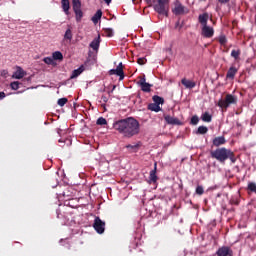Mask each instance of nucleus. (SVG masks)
<instances>
[{
  "mask_svg": "<svg viewBox=\"0 0 256 256\" xmlns=\"http://www.w3.org/2000/svg\"><path fill=\"white\" fill-rule=\"evenodd\" d=\"M104 37H113L114 33H113V29L111 28H104Z\"/></svg>",
  "mask_w": 256,
  "mask_h": 256,
  "instance_id": "30",
  "label": "nucleus"
},
{
  "mask_svg": "<svg viewBox=\"0 0 256 256\" xmlns=\"http://www.w3.org/2000/svg\"><path fill=\"white\" fill-rule=\"evenodd\" d=\"M61 5L65 15H69V10L71 9L69 0H61Z\"/></svg>",
  "mask_w": 256,
  "mask_h": 256,
  "instance_id": "19",
  "label": "nucleus"
},
{
  "mask_svg": "<svg viewBox=\"0 0 256 256\" xmlns=\"http://www.w3.org/2000/svg\"><path fill=\"white\" fill-rule=\"evenodd\" d=\"M210 157L212 159H216L218 163L225 165V161L230 160L231 163H236L237 158L235 157V153L232 152L231 149H227L225 147L217 148L216 150H212L210 152Z\"/></svg>",
  "mask_w": 256,
  "mask_h": 256,
  "instance_id": "2",
  "label": "nucleus"
},
{
  "mask_svg": "<svg viewBox=\"0 0 256 256\" xmlns=\"http://www.w3.org/2000/svg\"><path fill=\"white\" fill-rule=\"evenodd\" d=\"M96 125H107V119L100 117L96 121Z\"/></svg>",
  "mask_w": 256,
  "mask_h": 256,
  "instance_id": "35",
  "label": "nucleus"
},
{
  "mask_svg": "<svg viewBox=\"0 0 256 256\" xmlns=\"http://www.w3.org/2000/svg\"><path fill=\"white\" fill-rule=\"evenodd\" d=\"M126 149H129L132 153H137V149H139V145L136 144V145H127L126 146Z\"/></svg>",
  "mask_w": 256,
  "mask_h": 256,
  "instance_id": "32",
  "label": "nucleus"
},
{
  "mask_svg": "<svg viewBox=\"0 0 256 256\" xmlns=\"http://www.w3.org/2000/svg\"><path fill=\"white\" fill-rule=\"evenodd\" d=\"M72 6H73V11L81 10V1H79V0H72Z\"/></svg>",
  "mask_w": 256,
  "mask_h": 256,
  "instance_id": "27",
  "label": "nucleus"
},
{
  "mask_svg": "<svg viewBox=\"0 0 256 256\" xmlns=\"http://www.w3.org/2000/svg\"><path fill=\"white\" fill-rule=\"evenodd\" d=\"M93 228L99 235H103L105 233V222L99 218V216L95 217Z\"/></svg>",
  "mask_w": 256,
  "mask_h": 256,
  "instance_id": "6",
  "label": "nucleus"
},
{
  "mask_svg": "<svg viewBox=\"0 0 256 256\" xmlns=\"http://www.w3.org/2000/svg\"><path fill=\"white\" fill-rule=\"evenodd\" d=\"M225 143H227V140H225V136H218L212 140V145L214 147H221V145H225Z\"/></svg>",
  "mask_w": 256,
  "mask_h": 256,
  "instance_id": "13",
  "label": "nucleus"
},
{
  "mask_svg": "<svg viewBox=\"0 0 256 256\" xmlns=\"http://www.w3.org/2000/svg\"><path fill=\"white\" fill-rule=\"evenodd\" d=\"M138 85H140L141 90L144 91V93H149L151 91V84L146 82L145 76L140 78Z\"/></svg>",
  "mask_w": 256,
  "mask_h": 256,
  "instance_id": "11",
  "label": "nucleus"
},
{
  "mask_svg": "<svg viewBox=\"0 0 256 256\" xmlns=\"http://www.w3.org/2000/svg\"><path fill=\"white\" fill-rule=\"evenodd\" d=\"M105 3H107V5H109V3H111V0H104Z\"/></svg>",
  "mask_w": 256,
  "mask_h": 256,
  "instance_id": "46",
  "label": "nucleus"
},
{
  "mask_svg": "<svg viewBox=\"0 0 256 256\" xmlns=\"http://www.w3.org/2000/svg\"><path fill=\"white\" fill-rule=\"evenodd\" d=\"M109 75H117L119 77V81H123L125 79V72H123V63H119L116 69H111L109 71Z\"/></svg>",
  "mask_w": 256,
  "mask_h": 256,
  "instance_id": "7",
  "label": "nucleus"
},
{
  "mask_svg": "<svg viewBox=\"0 0 256 256\" xmlns=\"http://www.w3.org/2000/svg\"><path fill=\"white\" fill-rule=\"evenodd\" d=\"M74 13L76 15L77 23H80L81 19H83V11L82 10H74Z\"/></svg>",
  "mask_w": 256,
  "mask_h": 256,
  "instance_id": "29",
  "label": "nucleus"
},
{
  "mask_svg": "<svg viewBox=\"0 0 256 256\" xmlns=\"http://www.w3.org/2000/svg\"><path fill=\"white\" fill-rule=\"evenodd\" d=\"M101 101H103V103H107V101H109V97L106 95H102L101 96Z\"/></svg>",
  "mask_w": 256,
  "mask_h": 256,
  "instance_id": "43",
  "label": "nucleus"
},
{
  "mask_svg": "<svg viewBox=\"0 0 256 256\" xmlns=\"http://www.w3.org/2000/svg\"><path fill=\"white\" fill-rule=\"evenodd\" d=\"M207 131H209V128H207L206 126H199L196 131V135H205Z\"/></svg>",
  "mask_w": 256,
  "mask_h": 256,
  "instance_id": "26",
  "label": "nucleus"
},
{
  "mask_svg": "<svg viewBox=\"0 0 256 256\" xmlns=\"http://www.w3.org/2000/svg\"><path fill=\"white\" fill-rule=\"evenodd\" d=\"M83 71H85V66L81 65L78 69H75L72 71L70 79H77V77H79V75H81V73H83Z\"/></svg>",
  "mask_w": 256,
  "mask_h": 256,
  "instance_id": "17",
  "label": "nucleus"
},
{
  "mask_svg": "<svg viewBox=\"0 0 256 256\" xmlns=\"http://www.w3.org/2000/svg\"><path fill=\"white\" fill-rule=\"evenodd\" d=\"M52 59L54 61H63V53L56 51L52 54Z\"/></svg>",
  "mask_w": 256,
  "mask_h": 256,
  "instance_id": "25",
  "label": "nucleus"
},
{
  "mask_svg": "<svg viewBox=\"0 0 256 256\" xmlns=\"http://www.w3.org/2000/svg\"><path fill=\"white\" fill-rule=\"evenodd\" d=\"M67 98H60V99H58V105L60 106V107H64L66 104H67Z\"/></svg>",
  "mask_w": 256,
  "mask_h": 256,
  "instance_id": "39",
  "label": "nucleus"
},
{
  "mask_svg": "<svg viewBox=\"0 0 256 256\" xmlns=\"http://www.w3.org/2000/svg\"><path fill=\"white\" fill-rule=\"evenodd\" d=\"M147 2L157 11L158 15H161V0H147Z\"/></svg>",
  "mask_w": 256,
  "mask_h": 256,
  "instance_id": "12",
  "label": "nucleus"
},
{
  "mask_svg": "<svg viewBox=\"0 0 256 256\" xmlns=\"http://www.w3.org/2000/svg\"><path fill=\"white\" fill-rule=\"evenodd\" d=\"M149 179L152 183L157 182V163H155V168L150 171Z\"/></svg>",
  "mask_w": 256,
  "mask_h": 256,
  "instance_id": "22",
  "label": "nucleus"
},
{
  "mask_svg": "<svg viewBox=\"0 0 256 256\" xmlns=\"http://www.w3.org/2000/svg\"><path fill=\"white\" fill-rule=\"evenodd\" d=\"M152 100L153 103H150L147 106L148 111H154V113H159V111H161V97L155 95L152 97Z\"/></svg>",
  "mask_w": 256,
  "mask_h": 256,
  "instance_id": "5",
  "label": "nucleus"
},
{
  "mask_svg": "<svg viewBox=\"0 0 256 256\" xmlns=\"http://www.w3.org/2000/svg\"><path fill=\"white\" fill-rule=\"evenodd\" d=\"M164 121L167 123V125H173V126L183 125V122L179 120V118L173 117L171 115H164Z\"/></svg>",
  "mask_w": 256,
  "mask_h": 256,
  "instance_id": "8",
  "label": "nucleus"
},
{
  "mask_svg": "<svg viewBox=\"0 0 256 256\" xmlns=\"http://www.w3.org/2000/svg\"><path fill=\"white\" fill-rule=\"evenodd\" d=\"M113 129L118 131V133L123 135L126 139H131V137L139 135V131H141V125L137 119L128 117L114 122Z\"/></svg>",
  "mask_w": 256,
  "mask_h": 256,
  "instance_id": "1",
  "label": "nucleus"
},
{
  "mask_svg": "<svg viewBox=\"0 0 256 256\" xmlns=\"http://www.w3.org/2000/svg\"><path fill=\"white\" fill-rule=\"evenodd\" d=\"M237 103V97L233 94H227L225 99H220L217 103L218 107L221 109H227L230 105H235Z\"/></svg>",
  "mask_w": 256,
  "mask_h": 256,
  "instance_id": "3",
  "label": "nucleus"
},
{
  "mask_svg": "<svg viewBox=\"0 0 256 256\" xmlns=\"http://www.w3.org/2000/svg\"><path fill=\"white\" fill-rule=\"evenodd\" d=\"M229 1L230 0H218V2L221 3L222 5L229 3Z\"/></svg>",
  "mask_w": 256,
  "mask_h": 256,
  "instance_id": "44",
  "label": "nucleus"
},
{
  "mask_svg": "<svg viewBox=\"0 0 256 256\" xmlns=\"http://www.w3.org/2000/svg\"><path fill=\"white\" fill-rule=\"evenodd\" d=\"M208 19H209V14L207 13L200 14L198 17V21L202 25V27H205V25H207Z\"/></svg>",
  "mask_w": 256,
  "mask_h": 256,
  "instance_id": "18",
  "label": "nucleus"
},
{
  "mask_svg": "<svg viewBox=\"0 0 256 256\" xmlns=\"http://www.w3.org/2000/svg\"><path fill=\"white\" fill-rule=\"evenodd\" d=\"M43 61H44V63H46V65H53V58H51V57H45L44 59H43Z\"/></svg>",
  "mask_w": 256,
  "mask_h": 256,
  "instance_id": "40",
  "label": "nucleus"
},
{
  "mask_svg": "<svg viewBox=\"0 0 256 256\" xmlns=\"http://www.w3.org/2000/svg\"><path fill=\"white\" fill-rule=\"evenodd\" d=\"M235 75H237V69L234 66H231L226 74L227 79H235Z\"/></svg>",
  "mask_w": 256,
  "mask_h": 256,
  "instance_id": "21",
  "label": "nucleus"
},
{
  "mask_svg": "<svg viewBox=\"0 0 256 256\" xmlns=\"http://www.w3.org/2000/svg\"><path fill=\"white\" fill-rule=\"evenodd\" d=\"M248 191H251V193H256V183L255 182H249L247 186Z\"/></svg>",
  "mask_w": 256,
  "mask_h": 256,
  "instance_id": "31",
  "label": "nucleus"
},
{
  "mask_svg": "<svg viewBox=\"0 0 256 256\" xmlns=\"http://www.w3.org/2000/svg\"><path fill=\"white\" fill-rule=\"evenodd\" d=\"M19 85H21V83L15 81V82H12V83L10 84V87H11V89H13L14 91H17V89H19Z\"/></svg>",
  "mask_w": 256,
  "mask_h": 256,
  "instance_id": "38",
  "label": "nucleus"
},
{
  "mask_svg": "<svg viewBox=\"0 0 256 256\" xmlns=\"http://www.w3.org/2000/svg\"><path fill=\"white\" fill-rule=\"evenodd\" d=\"M57 217H58V219H59V212H57Z\"/></svg>",
  "mask_w": 256,
  "mask_h": 256,
  "instance_id": "49",
  "label": "nucleus"
},
{
  "mask_svg": "<svg viewBox=\"0 0 256 256\" xmlns=\"http://www.w3.org/2000/svg\"><path fill=\"white\" fill-rule=\"evenodd\" d=\"M64 39L71 41L73 39V32L71 31V28H68L64 34Z\"/></svg>",
  "mask_w": 256,
  "mask_h": 256,
  "instance_id": "28",
  "label": "nucleus"
},
{
  "mask_svg": "<svg viewBox=\"0 0 256 256\" xmlns=\"http://www.w3.org/2000/svg\"><path fill=\"white\" fill-rule=\"evenodd\" d=\"M13 79H23L25 77V70L21 67H17V70L12 75Z\"/></svg>",
  "mask_w": 256,
  "mask_h": 256,
  "instance_id": "16",
  "label": "nucleus"
},
{
  "mask_svg": "<svg viewBox=\"0 0 256 256\" xmlns=\"http://www.w3.org/2000/svg\"><path fill=\"white\" fill-rule=\"evenodd\" d=\"M219 43H220V45H226L227 44V37L224 34H221L219 36Z\"/></svg>",
  "mask_w": 256,
  "mask_h": 256,
  "instance_id": "34",
  "label": "nucleus"
},
{
  "mask_svg": "<svg viewBox=\"0 0 256 256\" xmlns=\"http://www.w3.org/2000/svg\"><path fill=\"white\" fill-rule=\"evenodd\" d=\"M101 45V35L98 34V37L94 38L93 41L90 43L91 49L93 51H99V46Z\"/></svg>",
  "mask_w": 256,
  "mask_h": 256,
  "instance_id": "14",
  "label": "nucleus"
},
{
  "mask_svg": "<svg viewBox=\"0 0 256 256\" xmlns=\"http://www.w3.org/2000/svg\"><path fill=\"white\" fill-rule=\"evenodd\" d=\"M6 95L5 92H0V101L5 99Z\"/></svg>",
  "mask_w": 256,
  "mask_h": 256,
  "instance_id": "45",
  "label": "nucleus"
},
{
  "mask_svg": "<svg viewBox=\"0 0 256 256\" xmlns=\"http://www.w3.org/2000/svg\"><path fill=\"white\" fill-rule=\"evenodd\" d=\"M137 63H138V65H145V63H147V59L138 58Z\"/></svg>",
  "mask_w": 256,
  "mask_h": 256,
  "instance_id": "42",
  "label": "nucleus"
},
{
  "mask_svg": "<svg viewBox=\"0 0 256 256\" xmlns=\"http://www.w3.org/2000/svg\"><path fill=\"white\" fill-rule=\"evenodd\" d=\"M172 13L176 16L189 14V8L181 4L179 0L174 2V7L172 8Z\"/></svg>",
  "mask_w": 256,
  "mask_h": 256,
  "instance_id": "4",
  "label": "nucleus"
},
{
  "mask_svg": "<svg viewBox=\"0 0 256 256\" xmlns=\"http://www.w3.org/2000/svg\"><path fill=\"white\" fill-rule=\"evenodd\" d=\"M201 119L204 121V123H211L213 116H211L209 112H205L202 114Z\"/></svg>",
  "mask_w": 256,
  "mask_h": 256,
  "instance_id": "24",
  "label": "nucleus"
},
{
  "mask_svg": "<svg viewBox=\"0 0 256 256\" xmlns=\"http://www.w3.org/2000/svg\"><path fill=\"white\" fill-rule=\"evenodd\" d=\"M169 0H161V15H165V17L169 16V8L165 7V3H168Z\"/></svg>",
  "mask_w": 256,
  "mask_h": 256,
  "instance_id": "20",
  "label": "nucleus"
},
{
  "mask_svg": "<svg viewBox=\"0 0 256 256\" xmlns=\"http://www.w3.org/2000/svg\"><path fill=\"white\" fill-rule=\"evenodd\" d=\"M181 83L186 89H194V87H197V83H195V81L187 80V78H183Z\"/></svg>",
  "mask_w": 256,
  "mask_h": 256,
  "instance_id": "15",
  "label": "nucleus"
},
{
  "mask_svg": "<svg viewBox=\"0 0 256 256\" xmlns=\"http://www.w3.org/2000/svg\"><path fill=\"white\" fill-rule=\"evenodd\" d=\"M101 17H103V12L101 10H97V12L92 17V22L94 23V25H97V23H99Z\"/></svg>",
  "mask_w": 256,
  "mask_h": 256,
  "instance_id": "23",
  "label": "nucleus"
},
{
  "mask_svg": "<svg viewBox=\"0 0 256 256\" xmlns=\"http://www.w3.org/2000/svg\"><path fill=\"white\" fill-rule=\"evenodd\" d=\"M116 86H113V89L110 91V93H113L115 91Z\"/></svg>",
  "mask_w": 256,
  "mask_h": 256,
  "instance_id": "47",
  "label": "nucleus"
},
{
  "mask_svg": "<svg viewBox=\"0 0 256 256\" xmlns=\"http://www.w3.org/2000/svg\"><path fill=\"white\" fill-rule=\"evenodd\" d=\"M163 103H165V100L161 98V105H163Z\"/></svg>",
  "mask_w": 256,
  "mask_h": 256,
  "instance_id": "48",
  "label": "nucleus"
},
{
  "mask_svg": "<svg viewBox=\"0 0 256 256\" xmlns=\"http://www.w3.org/2000/svg\"><path fill=\"white\" fill-rule=\"evenodd\" d=\"M239 55H241V50H232L231 51V57L234 59H239Z\"/></svg>",
  "mask_w": 256,
  "mask_h": 256,
  "instance_id": "33",
  "label": "nucleus"
},
{
  "mask_svg": "<svg viewBox=\"0 0 256 256\" xmlns=\"http://www.w3.org/2000/svg\"><path fill=\"white\" fill-rule=\"evenodd\" d=\"M190 123L191 125H197L199 123V116L197 115L192 116Z\"/></svg>",
  "mask_w": 256,
  "mask_h": 256,
  "instance_id": "37",
  "label": "nucleus"
},
{
  "mask_svg": "<svg viewBox=\"0 0 256 256\" xmlns=\"http://www.w3.org/2000/svg\"><path fill=\"white\" fill-rule=\"evenodd\" d=\"M140 0H137V2L139 3Z\"/></svg>",
  "mask_w": 256,
  "mask_h": 256,
  "instance_id": "50",
  "label": "nucleus"
},
{
  "mask_svg": "<svg viewBox=\"0 0 256 256\" xmlns=\"http://www.w3.org/2000/svg\"><path fill=\"white\" fill-rule=\"evenodd\" d=\"M217 256H233V250L229 246H222L216 251Z\"/></svg>",
  "mask_w": 256,
  "mask_h": 256,
  "instance_id": "10",
  "label": "nucleus"
},
{
  "mask_svg": "<svg viewBox=\"0 0 256 256\" xmlns=\"http://www.w3.org/2000/svg\"><path fill=\"white\" fill-rule=\"evenodd\" d=\"M215 35V30H213V27H210L209 25L202 26V37H205L206 39H211Z\"/></svg>",
  "mask_w": 256,
  "mask_h": 256,
  "instance_id": "9",
  "label": "nucleus"
},
{
  "mask_svg": "<svg viewBox=\"0 0 256 256\" xmlns=\"http://www.w3.org/2000/svg\"><path fill=\"white\" fill-rule=\"evenodd\" d=\"M164 53H166V57L168 58L171 57V55H173V50L171 49V47H169L164 50Z\"/></svg>",
  "mask_w": 256,
  "mask_h": 256,
  "instance_id": "41",
  "label": "nucleus"
},
{
  "mask_svg": "<svg viewBox=\"0 0 256 256\" xmlns=\"http://www.w3.org/2000/svg\"><path fill=\"white\" fill-rule=\"evenodd\" d=\"M195 192H196V195H203V193H205V190L203 189V186L198 185V186L196 187Z\"/></svg>",
  "mask_w": 256,
  "mask_h": 256,
  "instance_id": "36",
  "label": "nucleus"
}]
</instances>
